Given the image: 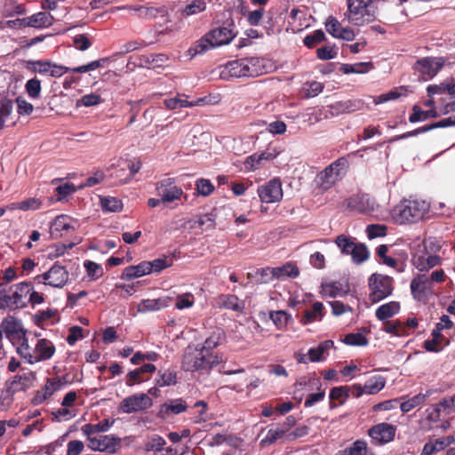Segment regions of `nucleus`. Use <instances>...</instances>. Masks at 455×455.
<instances>
[{
    "instance_id": "a211bd4d",
    "label": "nucleus",
    "mask_w": 455,
    "mask_h": 455,
    "mask_svg": "<svg viewBox=\"0 0 455 455\" xmlns=\"http://www.w3.org/2000/svg\"><path fill=\"white\" fill-rule=\"evenodd\" d=\"M363 101L359 99L347 100L336 101L329 105L330 112L332 116H339L343 114H351L355 111H360L363 108Z\"/></svg>"
},
{
    "instance_id": "f257e3e1",
    "label": "nucleus",
    "mask_w": 455,
    "mask_h": 455,
    "mask_svg": "<svg viewBox=\"0 0 455 455\" xmlns=\"http://www.w3.org/2000/svg\"><path fill=\"white\" fill-rule=\"evenodd\" d=\"M430 204L422 199H403L394 209L393 217L399 224L416 223L429 212Z\"/></svg>"
},
{
    "instance_id": "4468645a",
    "label": "nucleus",
    "mask_w": 455,
    "mask_h": 455,
    "mask_svg": "<svg viewBox=\"0 0 455 455\" xmlns=\"http://www.w3.org/2000/svg\"><path fill=\"white\" fill-rule=\"evenodd\" d=\"M36 379V373L34 371L17 374L6 382V392L12 395L18 392L26 391L33 386Z\"/></svg>"
},
{
    "instance_id": "5fc2aeb1",
    "label": "nucleus",
    "mask_w": 455,
    "mask_h": 455,
    "mask_svg": "<svg viewBox=\"0 0 455 455\" xmlns=\"http://www.w3.org/2000/svg\"><path fill=\"white\" fill-rule=\"evenodd\" d=\"M100 205L104 212H116L122 210V201L116 197H101Z\"/></svg>"
},
{
    "instance_id": "393cba45",
    "label": "nucleus",
    "mask_w": 455,
    "mask_h": 455,
    "mask_svg": "<svg viewBox=\"0 0 455 455\" xmlns=\"http://www.w3.org/2000/svg\"><path fill=\"white\" fill-rule=\"evenodd\" d=\"M156 367L153 363H146L142 366L131 371L125 377V384L128 387L134 386L146 380L143 377L145 373H152L156 371Z\"/></svg>"
},
{
    "instance_id": "a18cd8bd",
    "label": "nucleus",
    "mask_w": 455,
    "mask_h": 455,
    "mask_svg": "<svg viewBox=\"0 0 455 455\" xmlns=\"http://www.w3.org/2000/svg\"><path fill=\"white\" fill-rule=\"evenodd\" d=\"M13 109V102L11 99L4 97L0 99V131L5 126Z\"/></svg>"
},
{
    "instance_id": "69168bd1",
    "label": "nucleus",
    "mask_w": 455,
    "mask_h": 455,
    "mask_svg": "<svg viewBox=\"0 0 455 455\" xmlns=\"http://www.w3.org/2000/svg\"><path fill=\"white\" fill-rule=\"evenodd\" d=\"M41 81L36 77L31 78L27 81L25 90L31 99H38L41 93Z\"/></svg>"
},
{
    "instance_id": "f704fd0d",
    "label": "nucleus",
    "mask_w": 455,
    "mask_h": 455,
    "mask_svg": "<svg viewBox=\"0 0 455 455\" xmlns=\"http://www.w3.org/2000/svg\"><path fill=\"white\" fill-rule=\"evenodd\" d=\"M399 310L400 303L390 301L379 306L375 312V315L379 320L384 321L396 315Z\"/></svg>"
},
{
    "instance_id": "0eeeda50",
    "label": "nucleus",
    "mask_w": 455,
    "mask_h": 455,
    "mask_svg": "<svg viewBox=\"0 0 455 455\" xmlns=\"http://www.w3.org/2000/svg\"><path fill=\"white\" fill-rule=\"evenodd\" d=\"M369 287L370 300L377 303L392 294L393 278L381 274H372L369 278Z\"/></svg>"
},
{
    "instance_id": "5701e85b",
    "label": "nucleus",
    "mask_w": 455,
    "mask_h": 455,
    "mask_svg": "<svg viewBox=\"0 0 455 455\" xmlns=\"http://www.w3.org/2000/svg\"><path fill=\"white\" fill-rule=\"evenodd\" d=\"M10 292L12 294V299L19 307L24 308L28 305L27 297L33 290V285L30 282H21L18 284L8 287Z\"/></svg>"
},
{
    "instance_id": "6e6552de",
    "label": "nucleus",
    "mask_w": 455,
    "mask_h": 455,
    "mask_svg": "<svg viewBox=\"0 0 455 455\" xmlns=\"http://www.w3.org/2000/svg\"><path fill=\"white\" fill-rule=\"evenodd\" d=\"M39 283H44L55 288L64 287L69 279L68 271L59 263H54L52 267L44 274L37 275L35 278Z\"/></svg>"
},
{
    "instance_id": "864d4df0",
    "label": "nucleus",
    "mask_w": 455,
    "mask_h": 455,
    "mask_svg": "<svg viewBox=\"0 0 455 455\" xmlns=\"http://www.w3.org/2000/svg\"><path fill=\"white\" fill-rule=\"evenodd\" d=\"M270 319L277 329H283L292 322L291 315L283 310L270 312Z\"/></svg>"
},
{
    "instance_id": "bb28decb",
    "label": "nucleus",
    "mask_w": 455,
    "mask_h": 455,
    "mask_svg": "<svg viewBox=\"0 0 455 455\" xmlns=\"http://www.w3.org/2000/svg\"><path fill=\"white\" fill-rule=\"evenodd\" d=\"M430 286V280L426 275H419L411 282V291L413 298L421 300L425 297L426 290Z\"/></svg>"
},
{
    "instance_id": "f03ea898",
    "label": "nucleus",
    "mask_w": 455,
    "mask_h": 455,
    "mask_svg": "<svg viewBox=\"0 0 455 455\" xmlns=\"http://www.w3.org/2000/svg\"><path fill=\"white\" fill-rule=\"evenodd\" d=\"M264 72L261 60L259 58H244L229 61L221 72V77L240 78L245 76H258Z\"/></svg>"
},
{
    "instance_id": "bf43d9fd",
    "label": "nucleus",
    "mask_w": 455,
    "mask_h": 455,
    "mask_svg": "<svg viewBox=\"0 0 455 455\" xmlns=\"http://www.w3.org/2000/svg\"><path fill=\"white\" fill-rule=\"evenodd\" d=\"M206 9L204 0H193L182 10V15L188 17L204 12Z\"/></svg>"
},
{
    "instance_id": "c9c22d12",
    "label": "nucleus",
    "mask_w": 455,
    "mask_h": 455,
    "mask_svg": "<svg viewBox=\"0 0 455 455\" xmlns=\"http://www.w3.org/2000/svg\"><path fill=\"white\" fill-rule=\"evenodd\" d=\"M275 279L296 278L299 269L293 262H286L281 267H274Z\"/></svg>"
},
{
    "instance_id": "20e7f679",
    "label": "nucleus",
    "mask_w": 455,
    "mask_h": 455,
    "mask_svg": "<svg viewBox=\"0 0 455 455\" xmlns=\"http://www.w3.org/2000/svg\"><path fill=\"white\" fill-rule=\"evenodd\" d=\"M236 36L234 23L228 27H219L210 30L203 38L195 44V53H203L210 47L228 44Z\"/></svg>"
},
{
    "instance_id": "6ab92c4d",
    "label": "nucleus",
    "mask_w": 455,
    "mask_h": 455,
    "mask_svg": "<svg viewBox=\"0 0 455 455\" xmlns=\"http://www.w3.org/2000/svg\"><path fill=\"white\" fill-rule=\"evenodd\" d=\"M62 382L60 379L52 378L47 379L45 385L37 390L33 396L31 403L34 405L42 404L45 400L51 397L55 392L60 389Z\"/></svg>"
},
{
    "instance_id": "7ed1b4c3",
    "label": "nucleus",
    "mask_w": 455,
    "mask_h": 455,
    "mask_svg": "<svg viewBox=\"0 0 455 455\" xmlns=\"http://www.w3.org/2000/svg\"><path fill=\"white\" fill-rule=\"evenodd\" d=\"M349 163L346 157H339L320 172L315 178L316 188L321 192L331 188L347 174Z\"/></svg>"
},
{
    "instance_id": "aec40b11",
    "label": "nucleus",
    "mask_w": 455,
    "mask_h": 455,
    "mask_svg": "<svg viewBox=\"0 0 455 455\" xmlns=\"http://www.w3.org/2000/svg\"><path fill=\"white\" fill-rule=\"evenodd\" d=\"M386 384L385 378L380 375L370 378L364 384L363 387L361 385H354L355 393L353 395L355 397L361 396L363 393L374 395L379 393Z\"/></svg>"
},
{
    "instance_id": "79ce46f5",
    "label": "nucleus",
    "mask_w": 455,
    "mask_h": 455,
    "mask_svg": "<svg viewBox=\"0 0 455 455\" xmlns=\"http://www.w3.org/2000/svg\"><path fill=\"white\" fill-rule=\"evenodd\" d=\"M441 258L437 255L419 256L415 259V266L419 271H427L430 268L440 265Z\"/></svg>"
},
{
    "instance_id": "c85d7f7f",
    "label": "nucleus",
    "mask_w": 455,
    "mask_h": 455,
    "mask_svg": "<svg viewBox=\"0 0 455 455\" xmlns=\"http://www.w3.org/2000/svg\"><path fill=\"white\" fill-rule=\"evenodd\" d=\"M170 300L168 297L142 299L138 305V311L140 313L157 311L168 307Z\"/></svg>"
},
{
    "instance_id": "58836bf2",
    "label": "nucleus",
    "mask_w": 455,
    "mask_h": 455,
    "mask_svg": "<svg viewBox=\"0 0 455 455\" xmlns=\"http://www.w3.org/2000/svg\"><path fill=\"white\" fill-rule=\"evenodd\" d=\"M0 309L9 311H15L20 309L14 299H12V294L10 292L9 289L4 287V283H0Z\"/></svg>"
},
{
    "instance_id": "dca6fc26",
    "label": "nucleus",
    "mask_w": 455,
    "mask_h": 455,
    "mask_svg": "<svg viewBox=\"0 0 455 455\" xmlns=\"http://www.w3.org/2000/svg\"><path fill=\"white\" fill-rule=\"evenodd\" d=\"M1 328L2 333H4L11 343L19 339V338L24 334H27L26 330L23 328L22 322L10 315L4 318L1 323Z\"/></svg>"
},
{
    "instance_id": "f3484780",
    "label": "nucleus",
    "mask_w": 455,
    "mask_h": 455,
    "mask_svg": "<svg viewBox=\"0 0 455 455\" xmlns=\"http://www.w3.org/2000/svg\"><path fill=\"white\" fill-rule=\"evenodd\" d=\"M89 441L91 449L94 451L115 453L121 439L114 435H100V437L89 438Z\"/></svg>"
},
{
    "instance_id": "1a4fd4ad",
    "label": "nucleus",
    "mask_w": 455,
    "mask_h": 455,
    "mask_svg": "<svg viewBox=\"0 0 455 455\" xmlns=\"http://www.w3.org/2000/svg\"><path fill=\"white\" fill-rule=\"evenodd\" d=\"M347 209L363 214L371 213L375 209V201L369 195L358 193L347 198L344 202Z\"/></svg>"
},
{
    "instance_id": "423d86ee",
    "label": "nucleus",
    "mask_w": 455,
    "mask_h": 455,
    "mask_svg": "<svg viewBox=\"0 0 455 455\" xmlns=\"http://www.w3.org/2000/svg\"><path fill=\"white\" fill-rule=\"evenodd\" d=\"M371 0H347V11L345 17L355 26H364L375 20L373 13L368 10Z\"/></svg>"
},
{
    "instance_id": "8fccbe9b",
    "label": "nucleus",
    "mask_w": 455,
    "mask_h": 455,
    "mask_svg": "<svg viewBox=\"0 0 455 455\" xmlns=\"http://www.w3.org/2000/svg\"><path fill=\"white\" fill-rule=\"evenodd\" d=\"M223 339L224 331L221 329H217L205 339L201 349H204V353L208 354V351L215 348Z\"/></svg>"
},
{
    "instance_id": "412c9836",
    "label": "nucleus",
    "mask_w": 455,
    "mask_h": 455,
    "mask_svg": "<svg viewBox=\"0 0 455 455\" xmlns=\"http://www.w3.org/2000/svg\"><path fill=\"white\" fill-rule=\"evenodd\" d=\"M354 386H340L332 387L329 394V408L333 410L339 405H343L349 398L350 393H355Z\"/></svg>"
},
{
    "instance_id": "b1692460",
    "label": "nucleus",
    "mask_w": 455,
    "mask_h": 455,
    "mask_svg": "<svg viewBox=\"0 0 455 455\" xmlns=\"http://www.w3.org/2000/svg\"><path fill=\"white\" fill-rule=\"evenodd\" d=\"M187 409V403L183 399H172L160 406L157 416L161 419H166L170 414H180L186 411Z\"/></svg>"
},
{
    "instance_id": "774afa93",
    "label": "nucleus",
    "mask_w": 455,
    "mask_h": 455,
    "mask_svg": "<svg viewBox=\"0 0 455 455\" xmlns=\"http://www.w3.org/2000/svg\"><path fill=\"white\" fill-rule=\"evenodd\" d=\"M84 267L86 269L88 276L93 280L99 279L103 275L104 272L102 267L94 261L85 260Z\"/></svg>"
},
{
    "instance_id": "39448f33",
    "label": "nucleus",
    "mask_w": 455,
    "mask_h": 455,
    "mask_svg": "<svg viewBox=\"0 0 455 455\" xmlns=\"http://www.w3.org/2000/svg\"><path fill=\"white\" fill-rule=\"evenodd\" d=\"M218 361L212 360L211 355L204 353V349H196L188 347L183 355L181 368L185 371H209Z\"/></svg>"
},
{
    "instance_id": "a19ab883",
    "label": "nucleus",
    "mask_w": 455,
    "mask_h": 455,
    "mask_svg": "<svg viewBox=\"0 0 455 455\" xmlns=\"http://www.w3.org/2000/svg\"><path fill=\"white\" fill-rule=\"evenodd\" d=\"M217 214L214 212H211L203 215H200L198 220L194 221L193 228H200L203 231L212 230L216 227Z\"/></svg>"
},
{
    "instance_id": "c756f323",
    "label": "nucleus",
    "mask_w": 455,
    "mask_h": 455,
    "mask_svg": "<svg viewBox=\"0 0 455 455\" xmlns=\"http://www.w3.org/2000/svg\"><path fill=\"white\" fill-rule=\"evenodd\" d=\"M148 261H142L136 266H129L125 267L122 273L121 278L124 280H132L151 274V268L148 267Z\"/></svg>"
},
{
    "instance_id": "6e6d98bb",
    "label": "nucleus",
    "mask_w": 455,
    "mask_h": 455,
    "mask_svg": "<svg viewBox=\"0 0 455 455\" xmlns=\"http://www.w3.org/2000/svg\"><path fill=\"white\" fill-rule=\"evenodd\" d=\"M313 382L317 386L318 392L311 393L307 395L305 400L304 405L305 407H311L315 403L322 401L325 396V391L321 389L322 383L319 379H313Z\"/></svg>"
},
{
    "instance_id": "e2e57ef3",
    "label": "nucleus",
    "mask_w": 455,
    "mask_h": 455,
    "mask_svg": "<svg viewBox=\"0 0 455 455\" xmlns=\"http://www.w3.org/2000/svg\"><path fill=\"white\" fill-rule=\"evenodd\" d=\"M165 440L159 435H153L144 444L147 451H160L165 445Z\"/></svg>"
},
{
    "instance_id": "338daca9",
    "label": "nucleus",
    "mask_w": 455,
    "mask_h": 455,
    "mask_svg": "<svg viewBox=\"0 0 455 455\" xmlns=\"http://www.w3.org/2000/svg\"><path fill=\"white\" fill-rule=\"evenodd\" d=\"M326 39L325 34L322 29H317L312 34L306 36L303 39L304 44L308 48H314L317 44Z\"/></svg>"
},
{
    "instance_id": "680f3d73",
    "label": "nucleus",
    "mask_w": 455,
    "mask_h": 455,
    "mask_svg": "<svg viewBox=\"0 0 455 455\" xmlns=\"http://www.w3.org/2000/svg\"><path fill=\"white\" fill-rule=\"evenodd\" d=\"M335 243L343 254L350 255L353 247L355 245L354 239L346 235H339L336 237Z\"/></svg>"
},
{
    "instance_id": "ea45409f",
    "label": "nucleus",
    "mask_w": 455,
    "mask_h": 455,
    "mask_svg": "<svg viewBox=\"0 0 455 455\" xmlns=\"http://www.w3.org/2000/svg\"><path fill=\"white\" fill-rule=\"evenodd\" d=\"M438 113L435 109L423 110L419 106L414 105L412 107V113L409 116L410 123H417L420 121H426L429 117L436 118Z\"/></svg>"
},
{
    "instance_id": "2eb2a0df",
    "label": "nucleus",
    "mask_w": 455,
    "mask_h": 455,
    "mask_svg": "<svg viewBox=\"0 0 455 455\" xmlns=\"http://www.w3.org/2000/svg\"><path fill=\"white\" fill-rule=\"evenodd\" d=\"M396 428L388 423H379L368 430L369 436L376 444L382 445L395 439Z\"/></svg>"
},
{
    "instance_id": "37998d69",
    "label": "nucleus",
    "mask_w": 455,
    "mask_h": 455,
    "mask_svg": "<svg viewBox=\"0 0 455 455\" xmlns=\"http://www.w3.org/2000/svg\"><path fill=\"white\" fill-rule=\"evenodd\" d=\"M383 330L387 333L398 337L408 336L410 334V332L406 331V326L404 325L403 322L400 320L387 321L384 323Z\"/></svg>"
},
{
    "instance_id": "052dcab7",
    "label": "nucleus",
    "mask_w": 455,
    "mask_h": 455,
    "mask_svg": "<svg viewBox=\"0 0 455 455\" xmlns=\"http://www.w3.org/2000/svg\"><path fill=\"white\" fill-rule=\"evenodd\" d=\"M28 68L41 75H49L52 68V61L48 60H30L28 61Z\"/></svg>"
},
{
    "instance_id": "603ef678",
    "label": "nucleus",
    "mask_w": 455,
    "mask_h": 455,
    "mask_svg": "<svg viewBox=\"0 0 455 455\" xmlns=\"http://www.w3.org/2000/svg\"><path fill=\"white\" fill-rule=\"evenodd\" d=\"M427 396H428L427 394L419 393L405 402H403V403L399 402L400 409L404 413L409 412L413 408L423 403L426 401Z\"/></svg>"
},
{
    "instance_id": "7c9ffc66",
    "label": "nucleus",
    "mask_w": 455,
    "mask_h": 455,
    "mask_svg": "<svg viewBox=\"0 0 455 455\" xmlns=\"http://www.w3.org/2000/svg\"><path fill=\"white\" fill-rule=\"evenodd\" d=\"M168 58L163 53H148L139 57V65L149 69L162 67Z\"/></svg>"
},
{
    "instance_id": "2f4dec72",
    "label": "nucleus",
    "mask_w": 455,
    "mask_h": 455,
    "mask_svg": "<svg viewBox=\"0 0 455 455\" xmlns=\"http://www.w3.org/2000/svg\"><path fill=\"white\" fill-rule=\"evenodd\" d=\"M334 347V342L331 339L321 342L316 347L308 350L307 355L310 362H322L325 360V354Z\"/></svg>"
},
{
    "instance_id": "e433bc0d",
    "label": "nucleus",
    "mask_w": 455,
    "mask_h": 455,
    "mask_svg": "<svg viewBox=\"0 0 455 455\" xmlns=\"http://www.w3.org/2000/svg\"><path fill=\"white\" fill-rule=\"evenodd\" d=\"M70 228H73L68 221V217L67 215H59L57 216L52 222L51 223V234L55 238L62 236V231H68Z\"/></svg>"
},
{
    "instance_id": "f8f14e48",
    "label": "nucleus",
    "mask_w": 455,
    "mask_h": 455,
    "mask_svg": "<svg viewBox=\"0 0 455 455\" xmlns=\"http://www.w3.org/2000/svg\"><path fill=\"white\" fill-rule=\"evenodd\" d=\"M443 66L442 58L425 57L418 60L414 63L413 68L421 75L424 80H427L434 77Z\"/></svg>"
},
{
    "instance_id": "3c124183",
    "label": "nucleus",
    "mask_w": 455,
    "mask_h": 455,
    "mask_svg": "<svg viewBox=\"0 0 455 455\" xmlns=\"http://www.w3.org/2000/svg\"><path fill=\"white\" fill-rule=\"evenodd\" d=\"M283 436L287 437V433L280 426L275 428H270L266 436L261 440L260 444L262 446L273 444Z\"/></svg>"
},
{
    "instance_id": "4be33fe9",
    "label": "nucleus",
    "mask_w": 455,
    "mask_h": 455,
    "mask_svg": "<svg viewBox=\"0 0 455 455\" xmlns=\"http://www.w3.org/2000/svg\"><path fill=\"white\" fill-rule=\"evenodd\" d=\"M55 353L53 343L46 339H37L34 347L33 364L50 359Z\"/></svg>"
},
{
    "instance_id": "a878e982",
    "label": "nucleus",
    "mask_w": 455,
    "mask_h": 455,
    "mask_svg": "<svg viewBox=\"0 0 455 455\" xmlns=\"http://www.w3.org/2000/svg\"><path fill=\"white\" fill-rule=\"evenodd\" d=\"M188 96L185 94H178L174 98L166 99L164 100V104L168 109H176L182 108H192L195 106L203 105L204 100L203 98L198 99L196 101L187 100Z\"/></svg>"
},
{
    "instance_id": "c03bdc74",
    "label": "nucleus",
    "mask_w": 455,
    "mask_h": 455,
    "mask_svg": "<svg viewBox=\"0 0 455 455\" xmlns=\"http://www.w3.org/2000/svg\"><path fill=\"white\" fill-rule=\"evenodd\" d=\"M114 422V419H105L97 424H85L83 426L82 430L87 435L97 432H107Z\"/></svg>"
},
{
    "instance_id": "09e8293b",
    "label": "nucleus",
    "mask_w": 455,
    "mask_h": 455,
    "mask_svg": "<svg viewBox=\"0 0 455 455\" xmlns=\"http://www.w3.org/2000/svg\"><path fill=\"white\" fill-rule=\"evenodd\" d=\"M451 443L446 442L444 438H438L435 441H429L423 446V453H428L430 455L435 454L439 451H443Z\"/></svg>"
},
{
    "instance_id": "0e129e2a",
    "label": "nucleus",
    "mask_w": 455,
    "mask_h": 455,
    "mask_svg": "<svg viewBox=\"0 0 455 455\" xmlns=\"http://www.w3.org/2000/svg\"><path fill=\"white\" fill-rule=\"evenodd\" d=\"M343 342L348 346L364 347L369 343V339L360 332L348 333L344 339Z\"/></svg>"
},
{
    "instance_id": "473e14b6",
    "label": "nucleus",
    "mask_w": 455,
    "mask_h": 455,
    "mask_svg": "<svg viewBox=\"0 0 455 455\" xmlns=\"http://www.w3.org/2000/svg\"><path fill=\"white\" fill-rule=\"evenodd\" d=\"M16 347L17 353L30 364H33L34 347L29 346L26 334L12 343Z\"/></svg>"
},
{
    "instance_id": "9d476101",
    "label": "nucleus",
    "mask_w": 455,
    "mask_h": 455,
    "mask_svg": "<svg viewBox=\"0 0 455 455\" xmlns=\"http://www.w3.org/2000/svg\"><path fill=\"white\" fill-rule=\"evenodd\" d=\"M153 401L147 394H135L124 398L119 405V409L124 413H133L140 411H145L150 408Z\"/></svg>"
},
{
    "instance_id": "de8ad7c7",
    "label": "nucleus",
    "mask_w": 455,
    "mask_h": 455,
    "mask_svg": "<svg viewBox=\"0 0 455 455\" xmlns=\"http://www.w3.org/2000/svg\"><path fill=\"white\" fill-rule=\"evenodd\" d=\"M158 378L155 379L157 387H166L175 385L177 383V372L175 371H159L157 373Z\"/></svg>"
},
{
    "instance_id": "13d9d810",
    "label": "nucleus",
    "mask_w": 455,
    "mask_h": 455,
    "mask_svg": "<svg viewBox=\"0 0 455 455\" xmlns=\"http://www.w3.org/2000/svg\"><path fill=\"white\" fill-rule=\"evenodd\" d=\"M352 260L355 263H362L369 258V251L365 244L355 243L351 251Z\"/></svg>"
},
{
    "instance_id": "9b49d317",
    "label": "nucleus",
    "mask_w": 455,
    "mask_h": 455,
    "mask_svg": "<svg viewBox=\"0 0 455 455\" xmlns=\"http://www.w3.org/2000/svg\"><path fill=\"white\" fill-rule=\"evenodd\" d=\"M156 189L164 204L179 200L184 194L182 188L176 186L172 178H166L157 182Z\"/></svg>"
},
{
    "instance_id": "4d7b16f0",
    "label": "nucleus",
    "mask_w": 455,
    "mask_h": 455,
    "mask_svg": "<svg viewBox=\"0 0 455 455\" xmlns=\"http://www.w3.org/2000/svg\"><path fill=\"white\" fill-rule=\"evenodd\" d=\"M371 63L366 62H359L355 64H342L339 68V70L343 74H351V73H364L369 70V68H371Z\"/></svg>"
},
{
    "instance_id": "49530a36",
    "label": "nucleus",
    "mask_w": 455,
    "mask_h": 455,
    "mask_svg": "<svg viewBox=\"0 0 455 455\" xmlns=\"http://www.w3.org/2000/svg\"><path fill=\"white\" fill-rule=\"evenodd\" d=\"M368 452V445L364 440L358 439L343 451L340 455H366Z\"/></svg>"
},
{
    "instance_id": "72a5a7b5",
    "label": "nucleus",
    "mask_w": 455,
    "mask_h": 455,
    "mask_svg": "<svg viewBox=\"0 0 455 455\" xmlns=\"http://www.w3.org/2000/svg\"><path fill=\"white\" fill-rule=\"evenodd\" d=\"M53 21L54 18L51 13L46 12H39L29 16L28 24L31 28H44L52 26Z\"/></svg>"
},
{
    "instance_id": "4c0bfd02",
    "label": "nucleus",
    "mask_w": 455,
    "mask_h": 455,
    "mask_svg": "<svg viewBox=\"0 0 455 455\" xmlns=\"http://www.w3.org/2000/svg\"><path fill=\"white\" fill-rule=\"evenodd\" d=\"M323 305L322 302L315 301L312 305L311 310H306L301 319V323L306 325L316 320H321L323 316Z\"/></svg>"
},
{
    "instance_id": "ddd939ff",
    "label": "nucleus",
    "mask_w": 455,
    "mask_h": 455,
    "mask_svg": "<svg viewBox=\"0 0 455 455\" xmlns=\"http://www.w3.org/2000/svg\"><path fill=\"white\" fill-rule=\"evenodd\" d=\"M258 195L262 203H276L283 198L282 183L278 179H273L258 188Z\"/></svg>"
},
{
    "instance_id": "cd10ccee",
    "label": "nucleus",
    "mask_w": 455,
    "mask_h": 455,
    "mask_svg": "<svg viewBox=\"0 0 455 455\" xmlns=\"http://www.w3.org/2000/svg\"><path fill=\"white\" fill-rule=\"evenodd\" d=\"M216 301L220 307L235 312H242L244 308L243 302L240 300L237 296L233 294H220L217 297Z\"/></svg>"
}]
</instances>
